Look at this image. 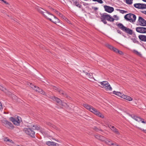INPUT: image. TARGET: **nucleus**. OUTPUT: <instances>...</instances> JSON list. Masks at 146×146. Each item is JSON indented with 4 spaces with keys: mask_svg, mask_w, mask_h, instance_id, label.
<instances>
[{
    "mask_svg": "<svg viewBox=\"0 0 146 146\" xmlns=\"http://www.w3.org/2000/svg\"><path fill=\"white\" fill-rule=\"evenodd\" d=\"M131 117L137 121L139 122L141 121L143 124L141 125V126L143 127V130L146 133V121H144V120L140 117L136 116L130 115Z\"/></svg>",
    "mask_w": 146,
    "mask_h": 146,
    "instance_id": "nucleus-1",
    "label": "nucleus"
},
{
    "mask_svg": "<svg viewBox=\"0 0 146 146\" xmlns=\"http://www.w3.org/2000/svg\"><path fill=\"white\" fill-rule=\"evenodd\" d=\"M113 93L116 95L123 99L126 100L128 101H131L133 100V98L127 95L124 94L120 92L114 91Z\"/></svg>",
    "mask_w": 146,
    "mask_h": 146,
    "instance_id": "nucleus-2",
    "label": "nucleus"
},
{
    "mask_svg": "<svg viewBox=\"0 0 146 146\" xmlns=\"http://www.w3.org/2000/svg\"><path fill=\"white\" fill-rule=\"evenodd\" d=\"M101 84L100 86L105 89L107 91H110L112 90V88L109 83L107 81H104L99 82Z\"/></svg>",
    "mask_w": 146,
    "mask_h": 146,
    "instance_id": "nucleus-3",
    "label": "nucleus"
},
{
    "mask_svg": "<svg viewBox=\"0 0 146 146\" xmlns=\"http://www.w3.org/2000/svg\"><path fill=\"white\" fill-rule=\"evenodd\" d=\"M124 18L130 22L133 23L135 21L136 17L134 14L129 13L125 15Z\"/></svg>",
    "mask_w": 146,
    "mask_h": 146,
    "instance_id": "nucleus-4",
    "label": "nucleus"
},
{
    "mask_svg": "<svg viewBox=\"0 0 146 146\" xmlns=\"http://www.w3.org/2000/svg\"><path fill=\"white\" fill-rule=\"evenodd\" d=\"M9 120L11 121L15 125H19L20 123L22 121V119L20 117L17 116L15 118L11 117L9 118Z\"/></svg>",
    "mask_w": 146,
    "mask_h": 146,
    "instance_id": "nucleus-5",
    "label": "nucleus"
},
{
    "mask_svg": "<svg viewBox=\"0 0 146 146\" xmlns=\"http://www.w3.org/2000/svg\"><path fill=\"white\" fill-rule=\"evenodd\" d=\"M29 84H30L29 86L35 91L38 92L43 95H46V93L44 92L41 89L39 88L38 87L35 86L32 84L31 83Z\"/></svg>",
    "mask_w": 146,
    "mask_h": 146,
    "instance_id": "nucleus-6",
    "label": "nucleus"
},
{
    "mask_svg": "<svg viewBox=\"0 0 146 146\" xmlns=\"http://www.w3.org/2000/svg\"><path fill=\"white\" fill-rule=\"evenodd\" d=\"M137 25L142 26H146V21L141 17H139Z\"/></svg>",
    "mask_w": 146,
    "mask_h": 146,
    "instance_id": "nucleus-7",
    "label": "nucleus"
},
{
    "mask_svg": "<svg viewBox=\"0 0 146 146\" xmlns=\"http://www.w3.org/2000/svg\"><path fill=\"white\" fill-rule=\"evenodd\" d=\"M1 121L3 123V125L5 127L10 129L13 128V126L12 123L5 119L1 120Z\"/></svg>",
    "mask_w": 146,
    "mask_h": 146,
    "instance_id": "nucleus-8",
    "label": "nucleus"
},
{
    "mask_svg": "<svg viewBox=\"0 0 146 146\" xmlns=\"http://www.w3.org/2000/svg\"><path fill=\"white\" fill-rule=\"evenodd\" d=\"M38 11L45 18H46V19H48L47 17H46V15L48 17H49L50 18L51 15H52L50 13L47 12L46 11L44 10V9L41 8H39V9Z\"/></svg>",
    "mask_w": 146,
    "mask_h": 146,
    "instance_id": "nucleus-9",
    "label": "nucleus"
},
{
    "mask_svg": "<svg viewBox=\"0 0 146 146\" xmlns=\"http://www.w3.org/2000/svg\"><path fill=\"white\" fill-rule=\"evenodd\" d=\"M24 131L27 134L31 136L34 137L35 132L30 128H25L24 129Z\"/></svg>",
    "mask_w": 146,
    "mask_h": 146,
    "instance_id": "nucleus-10",
    "label": "nucleus"
},
{
    "mask_svg": "<svg viewBox=\"0 0 146 146\" xmlns=\"http://www.w3.org/2000/svg\"><path fill=\"white\" fill-rule=\"evenodd\" d=\"M46 16V17L50 21L52 22L53 23L57 24L59 23V21L58 19L56 18L55 16H54L53 15H51L50 18L49 17H48L47 16Z\"/></svg>",
    "mask_w": 146,
    "mask_h": 146,
    "instance_id": "nucleus-11",
    "label": "nucleus"
},
{
    "mask_svg": "<svg viewBox=\"0 0 146 146\" xmlns=\"http://www.w3.org/2000/svg\"><path fill=\"white\" fill-rule=\"evenodd\" d=\"M91 112L101 118H103L104 117L102 114L94 108L91 110Z\"/></svg>",
    "mask_w": 146,
    "mask_h": 146,
    "instance_id": "nucleus-12",
    "label": "nucleus"
},
{
    "mask_svg": "<svg viewBox=\"0 0 146 146\" xmlns=\"http://www.w3.org/2000/svg\"><path fill=\"white\" fill-rule=\"evenodd\" d=\"M136 31L141 33H146V28L139 27L136 28Z\"/></svg>",
    "mask_w": 146,
    "mask_h": 146,
    "instance_id": "nucleus-13",
    "label": "nucleus"
},
{
    "mask_svg": "<svg viewBox=\"0 0 146 146\" xmlns=\"http://www.w3.org/2000/svg\"><path fill=\"white\" fill-rule=\"evenodd\" d=\"M135 7L140 9H145L146 8V5L144 4L135 3L134 5Z\"/></svg>",
    "mask_w": 146,
    "mask_h": 146,
    "instance_id": "nucleus-14",
    "label": "nucleus"
},
{
    "mask_svg": "<svg viewBox=\"0 0 146 146\" xmlns=\"http://www.w3.org/2000/svg\"><path fill=\"white\" fill-rule=\"evenodd\" d=\"M104 7L105 9V10L109 13L112 12L114 10V9L113 7H110L106 5H105L104 6Z\"/></svg>",
    "mask_w": 146,
    "mask_h": 146,
    "instance_id": "nucleus-15",
    "label": "nucleus"
},
{
    "mask_svg": "<svg viewBox=\"0 0 146 146\" xmlns=\"http://www.w3.org/2000/svg\"><path fill=\"white\" fill-rule=\"evenodd\" d=\"M102 18L107 20L110 21H113V18L111 17L110 16L108 15H104L103 16Z\"/></svg>",
    "mask_w": 146,
    "mask_h": 146,
    "instance_id": "nucleus-16",
    "label": "nucleus"
},
{
    "mask_svg": "<svg viewBox=\"0 0 146 146\" xmlns=\"http://www.w3.org/2000/svg\"><path fill=\"white\" fill-rule=\"evenodd\" d=\"M139 38L142 41L146 42V35H140L138 36Z\"/></svg>",
    "mask_w": 146,
    "mask_h": 146,
    "instance_id": "nucleus-17",
    "label": "nucleus"
},
{
    "mask_svg": "<svg viewBox=\"0 0 146 146\" xmlns=\"http://www.w3.org/2000/svg\"><path fill=\"white\" fill-rule=\"evenodd\" d=\"M50 98L54 101H56L57 103L60 104L61 103V100L58 98L54 96H51Z\"/></svg>",
    "mask_w": 146,
    "mask_h": 146,
    "instance_id": "nucleus-18",
    "label": "nucleus"
},
{
    "mask_svg": "<svg viewBox=\"0 0 146 146\" xmlns=\"http://www.w3.org/2000/svg\"><path fill=\"white\" fill-rule=\"evenodd\" d=\"M3 140L4 141L7 142L8 144L11 145V144L13 143V142L12 140H10L7 138H4Z\"/></svg>",
    "mask_w": 146,
    "mask_h": 146,
    "instance_id": "nucleus-19",
    "label": "nucleus"
},
{
    "mask_svg": "<svg viewBox=\"0 0 146 146\" xmlns=\"http://www.w3.org/2000/svg\"><path fill=\"white\" fill-rule=\"evenodd\" d=\"M84 107L86 108L87 110L90 111H91V110L93 108L91 106L86 104H84Z\"/></svg>",
    "mask_w": 146,
    "mask_h": 146,
    "instance_id": "nucleus-20",
    "label": "nucleus"
},
{
    "mask_svg": "<svg viewBox=\"0 0 146 146\" xmlns=\"http://www.w3.org/2000/svg\"><path fill=\"white\" fill-rule=\"evenodd\" d=\"M106 143L109 145H112L113 146H119L116 144H114L113 143H111L109 140L106 139L105 141Z\"/></svg>",
    "mask_w": 146,
    "mask_h": 146,
    "instance_id": "nucleus-21",
    "label": "nucleus"
},
{
    "mask_svg": "<svg viewBox=\"0 0 146 146\" xmlns=\"http://www.w3.org/2000/svg\"><path fill=\"white\" fill-rule=\"evenodd\" d=\"M118 26L119 28H120L121 29L124 31L126 28V27H124L122 24H118Z\"/></svg>",
    "mask_w": 146,
    "mask_h": 146,
    "instance_id": "nucleus-22",
    "label": "nucleus"
},
{
    "mask_svg": "<svg viewBox=\"0 0 146 146\" xmlns=\"http://www.w3.org/2000/svg\"><path fill=\"white\" fill-rule=\"evenodd\" d=\"M46 144L48 146H54V142L50 141H47L46 142Z\"/></svg>",
    "mask_w": 146,
    "mask_h": 146,
    "instance_id": "nucleus-23",
    "label": "nucleus"
},
{
    "mask_svg": "<svg viewBox=\"0 0 146 146\" xmlns=\"http://www.w3.org/2000/svg\"><path fill=\"white\" fill-rule=\"evenodd\" d=\"M31 128L33 129H36L37 130H39L40 129V127L38 126H35L33 125L31 126Z\"/></svg>",
    "mask_w": 146,
    "mask_h": 146,
    "instance_id": "nucleus-24",
    "label": "nucleus"
},
{
    "mask_svg": "<svg viewBox=\"0 0 146 146\" xmlns=\"http://www.w3.org/2000/svg\"><path fill=\"white\" fill-rule=\"evenodd\" d=\"M86 74V75L87 76L88 78H93V76L92 75V74L91 73H87L86 72H85Z\"/></svg>",
    "mask_w": 146,
    "mask_h": 146,
    "instance_id": "nucleus-25",
    "label": "nucleus"
},
{
    "mask_svg": "<svg viewBox=\"0 0 146 146\" xmlns=\"http://www.w3.org/2000/svg\"><path fill=\"white\" fill-rule=\"evenodd\" d=\"M111 129L115 133L117 134H119V132L115 128L114 126H112L111 127Z\"/></svg>",
    "mask_w": 146,
    "mask_h": 146,
    "instance_id": "nucleus-26",
    "label": "nucleus"
},
{
    "mask_svg": "<svg viewBox=\"0 0 146 146\" xmlns=\"http://www.w3.org/2000/svg\"><path fill=\"white\" fill-rule=\"evenodd\" d=\"M124 31L128 33H129V34H131L132 33V31L131 30L127 27Z\"/></svg>",
    "mask_w": 146,
    "mask_h": 146,
    "instance_id": "nucleus-27",
    "label": "nucleus"
},
{
    "mask_svg": "<svg viewBox=\"0 0 146 146\" xmlns=\"http://www.w3.org/2000/svg\"><path fill=\"white\" fill-rule=\"evenodd\" d=\"M133 52L135 54H136L139 56H141V54L140 53L138 52L137 50H133Z\"/></svg>",
    "mask_w": 146,
    "mask_h": 146,
    "instance_id": "nucleus-28",
    "label": "nucleus"
},
{
    "mask_svg": "<svg viewBox=\"0 0 146 146\" xmlns=\"http://www.w3.org/2000/svg\"><path fill=\"white\" fill-rule=\"evenodd\" d=\"M106 45L107 47L109 48L111 50H112L113 48V46L109 44H106Z\"/></svg>",
    "mask_w": 146,
    "mask_h": 146,
    "instance_id": "nucleus-29",
    "label": "nucleus"
},
{
    "mask_svg": "<svg viewBox=\"0 0 146 146\" xmlns=\"http://www.w3.org/2000/svg\"><path fill=\"white\" fill-rule=\"evenodd\" d=\"M126 3L127 4L130 5L132 3L133 0H125Z\"/></svg>",
    "mask_w": 146,
    "mask_h": 146,
    "instance_id": "nucleus-30",
    "label": "nucleus"
},
{
    "mask_svg": "<svg viewBox=\"0 0 146 146\" xmlns=\"http://www.w3.org/2000/svg\"><path fill=\"white\" fill-rule=\"evenodd\" d=\"M113 21L114 20H118L119 19V17L117 15H114L113 16Z\"/></svg>",
    "mask_w": 146,
    "mask_h": 146,
    "instance_id": "nucleus-31",
    "label": "nucleus"
},
{
    "mask_svg": "<svg viewBox=\"0 0 146 146\" xmlns=\"http://www.w3.org/2000/svg\"><path fill=\"white\" fill-rule=\"evenodd\" d=\"M112 50L115 52L116 53H117L118 51L119 50L117 48L113 47Z\"/></svg>",
    "mask_w": 146,
    "mask_h": 146,
    "instance_id": "nucleus-32",
    "label": "nucleus"
},
{
    "mask_svg": "<svg viewBox=\"0 0 146 146\" xmlns=\"http://www.w3.org/2000/svg\"><path fill=\"white\" fill-rule=\"evenodd\" d=\"M92 1H97L100 3H102L103 2L102 0H92Z\"/></svg>",
    "mask_w": 146,
    "mask_h": 146,
    "instance_id": "nucleus-33",
    "label": "nucleus"
},
{
    "mask_svg": "<svg viewBox=\"0 0 146 146\" xmlns=\"http://www.w3.org/2000/svg\"><path fill=\"white\" fill-rule=\"evenodd\" d=\"M5 5H10L9 3H8V2H7L5 0L3 2Z\"/></svg>",
    "mask_w": 146,
    "mask_h": 146,
    "instance_id": "nucleus-34",
    "label": "nucleus"
},
{
    "mask_svg": "<svg viewBox=\"0 0 146 146\" xmlns=\"http://www.w3.org/2000/svg\"><path fill=\"white\" fill-rule=\"evenodd\" d=\"M132 40H133V42L134 43H136L137 42V40L135 38H132Z\"/></svg>",
    "mask_w": 146,
    "mask_h": 146,
    "instance_id": "nucleus-35",
    "label": "nucleus"
},
{
    "mask_svg": "<svg viewBox=\"0 0 146 146\" xmlns=\"http://www.w3.org/2000/svg\"><path fill=\"white\" fill-rule=\"evenodd\" d=\"M118 53L120 55H123V52L121 51L118 50V51L117 53Z\"/></svg>",
    "mask_w": 146,
    "mask_h": 146,
    "instance_id": "nucleus-36",
    "label": "nucleus"
},
{
    "mask_svg": "<svg viewBox=\"0 0 146 146\" xmlns=\"http://www.w3.org/2000/svg\"><path fill=\"white\" fill-rule=\"evenodd\" d=\"M74 4L78 7H80V6L79 5V4L78 3H77V2L75 1L74 2Z\"/></svg>",
    "mask_w": 146,
    "mask_h": 146,
    "instance_id": "nucleus-37",
    "label": "nucleus"
},
{
    "mask_svg": "<svg viewBox=\"0 0 146 146\" xmlns=\"http://www.w3.org/2000/svg\"><path fill=\"white\" fill-rule=\"evenodd\" d=\"M0 89L1 90H2L4 91L5 90V88H3L2 86H1L0 85Z\"/></svg>",
    "mask_w": 146,
    "mask_h": 146,
    "instance_id": "nucleus-38",
    "label": "nucleus"
},
{
    "mask_svg": "<svg viewBox=\"0 0 146 146\" xmlns=\"http://www.w3.org/2000/svg\"><path fill=\"white\" fill-rule=\"evenodd\" d=\"M102 21L103 22L104 24H106L107 23L105 19H103L102 18H101Z\"/></svg>",
    "mask_w": 146,
    "mask_h": 146,
    "instance_id": "nucleus-39",
    "label": "nucleus"
},
{
    "mask_svg": "<svg viewBox=\"0 0 146 146\" xmlns=\"http://www.w3.org/2000/svg\"><path fill=\"white\" fill-rule=\"evenodd\" d=\"M59 14H60L59 15H60V16L63 19H64V18H65V17L64 16H63L61 14H60V13H59Z\"/></svg>",
    "mask_w": 146,
    "mask_h": 146,
    "instance_id": "nucleus-40",
    "label": "nucleus"
},
{
    "mask_svg": "<svg viewBox=\"0 0 146 146\" xmlns=\"http://www.w3.org/2000/svg\"><path fill=\"white\" fill-rule=\"evenodd\" d=\"M55 146H59V145L58 144L54 142V145Z\"/></svg>",
    "mask_w": 146,
    "mask_h": 146,
    "instance_id": "nucleus-41",
    "label": "nucleus"
},
{
    "mask_svg": "<svg viewBox=\"0 0 146 146\" xmlns=\"http://www.w3.org/2000/svg\"><path fill=\"white\" fill-rule=\"evenodd\" d=\"M126 12L125 11H123V10H121V13H125Z\"/></svg>",
    "mask_w": 146,
    "mask_h": 146,
    "instance_id": "nucleus-42",
    "label": "nucleus"
},
{
    "mask_svg": "<svg viewBox=\"0 0 146 146\" xmlns=\"http://www.w3.org/2000/svg\"><path fill=\"white\" fill-rule=\"evenodd\" d=\"M2 108V104L0 102V109H1Z\"/></svg>",
    "mask_w": 146,
    "mask_h": 146,
    "instance_id": "nucleus-43",
    "label": "nucleus"
},
{
    "mask_svg": "<svg viewBox=\"0 0 146 146\" xmlns=\"http://www.w3.org/2000/svg\"><path fill=\"white\" fill-rule=\"evenodd\" d=\"M60 93L62 94H64V93L62 91H59Z\"/></svg>",
    "mask_w": 146,
    "mask_h": 146,
    "instance_id": "nucleus-44",
    "label": "nucleus"
},
{
    "mask_svg": "<svg viewBox=\"0 0 146 146\" xmlns=\"http://www.w3.org/2000/svg\"><path fill=\"white\" fill-rule=\"evenodd\" d=\"M143 13L146 15V11H144Z\"/></svg>",
    "mask_w": 146,
    "mask_h": 146,
    "instance_id": "nucleus-45",
    "label": "nucleus"
},
{
    "mask_svg": "<svg viewBox=\"0 0 146 146\" xmlns=\"http://www.w3.org/2000/svg\"><path fill=\"white\" fill-rule=\"evenodd\" d=\"M0 1H2V2H3L5 1V0H0Z\"/></svg>",
    "mask_w": 146,
    "mask_h": 146,
    "instance_id": "nucleus-46",
    "label": "nucleus"
},
{
    "mask_svg": "<svg viewBox=\"0 0 146 146\" xmlns=\"http://www.w3.org/2000/svg\"><path fill=\"white\" fill-rule=\"evenodd\" d=\"M143 1L146 2V0H142Z\"/></svg>",
    "mask_w": 146,
    "mask_h": 146,
    "instance_id": "nucleus-47",
    "label": "nucleus"
},
{
    "mask_svg": "<svg viewBox=\"0 0 146 146\" xmlns=\"http://www.w3.org/2000/svg\"><path fill=\"white\" fill-rule=\"evenodd\" d=\"M40 131L42 133V131L41 130H40Z\"/></svg>",
    "mask_w": 146,
    "mask_h": 146,
    "instance_id": "nucleus-48",
    "label": "nucleus"
},
{
    "mask_svg": "<svg viewBox=\"0 0 146 146\" xmlns=\"http://www.w3.org/2000/svg\"><path fill=\"white\" fill-rule=\"evenodd\" d=\"M56 141H58V140H56Z\"/></svg>",
    "mask_w": 146,
    "mask_h": 146,
    "instance_id": "nucleus-49",
    "label": "nucleus"
},
{
    "mask_svg": "<svg viewBox=\"0 0 146 146\" xmlns=\"http://www.w3.org/2000/svg\"><path fill=\"white\" fill-rule=\"evenodd\" d=\"M62 105L65 106V105H64V104H62Z\"/></svg>",
    "mask_w": 146,
    "mask_h": 146,
    "instance_id": "nucleus-50",
    "label": "nucleus"
}]
</instances>
